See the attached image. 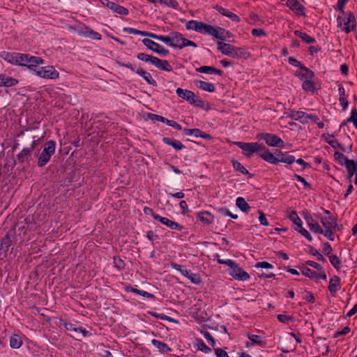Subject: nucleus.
Instances as JSON below:
<instances>
[{
	"instance_id": "55",
	"label": "nucleus",
	"mask_w": 357,
	"mask_h": 357,
	"mask_svg": "<svg viewBox=\"0 0 357 357\" xmlns=\"http://www.w3.org/2000/svg\"><path fill=\"white\" fill-rule=\"evenodd\" d=\"M334 158L336 161L341 165H344L346 161L348 160L347 157H346L343 153L340 152H335L334 153Z\"/></svg>"
},
{
	"instance_id": "18",
	"label": "nucleus",
	"mask_w": 357,
	"mask_h": 357,
	"mask_svg": "<svg viewBox=\"0 0 357 357\" xmlns=\"http://www.w3.org/2000/svg\"><path fill=\"white\" fill-rule=\"evenodd\" d=\"M197 218L198 220L202 223L209 225L214 222V215L209 211H202L197 213Z\"/></svg>"
},
{
	"instance_id": "39",
	"label": "nucleus",
	"mask_w": 357,
	"mask_h": 357,
	"mask_svg": "<svg viewBox=\"0 0 357 357\" xmlns=\"http://www.w3.org/2000/svg\"><path fill=\"white\" fill-rule=\"evenodd\" d=\"M236 206L243 212H248L250 209V205L245 202L243 197H239L236 200Z\"/></svg>"
},
{
	"instance_id": "6",
	"label": "nucleus",
	"mask_w": 357,
	"mask_h": 357,
	"mask_svg": "<svg viewBox=\"0 0 357 357\" xmlns=\"http://www.w3.org/2000/svg\"><path fill=\"white\" fill-rule=\"evenodd\" d=\"M176 93L178 97L186 100L191 105H194L200 108H203L205 105L204 102L192 91L177 88Z\"/></svg>"
},
{
	"instance_id": "59",
	"label": "nucleus",
	"mask_w": 357,
	"mask_h": 357,
	"mask_svg": "<svg viewBox=\"0 0 357 357\" xmlns=\"http://www.w3.org/2000/svg\"><path fill=\"white\" fill-rule=\"evenodd\" d=\"M322 245H323L322 252L326 256L329 257V256H331L333 255V248H332L331 245L329 244V243H324Z\"/></svg>"
},
{
	"instance_id": "8",
	"label": "nucleus",
	"mask_w": 357,
	"mask_h": 357,
	"mask_svg": "<svg viewBox=\"0 0 357 357\" xmlns=\"http://www.w3.org/2000/svg\"><path fill=\"white\" fill-rule=\"evenodd\" d=\"M116 63L119 66L129 68L132 72L136 73L137 75H139V76L143 77V79L150 85H152L153 86H157V82L154 79L152 78L151 75L149 72H146L143 68H137L134 65H132L131 63H125L121 61H117Z\"/></svg>"
},
{
	"instance_id": "35",
	"label": "nucleus",
	"mask_w": 357,
	"mask_h": 357,
	"mask_svg": "<svg viewBox=\"0 0 357 357\" xmlns=\"http://www.w3.org/2000/svg\"><path fill=\"white\" fill-rule=\"evenodd\" d=\"M152 344L158 349L159 351L162 353H167L172 351V349L165 342H160L156 339L151 340Z\"/></svg>"
},
{
	"instance_id": "58",
	"label": "nucleus",
	"mask_w": 357,
	"mask_h": 357,
	"mask_svg": "<svg viewBox=\"0 0 357 357\" xmlns=\"http://www.w3.org/2000/svg\"><path fill=\"white\" fill-rule=\"evenodd\" d=\"M186 278H188L192 283L195 284H199L202 282L199 275L197 273H192L190 271Z\"/></svg>"
},
{
	"instance_id": "44",
	"label": "nucleus",
	"mask_w": 357,
	"mask_h": 357,
	"mask_svg": "<svg viewBox=\"0 0 357 357\" xmlns=\"http://www.w3.org/2000/svg\"><path fill=\"white\" fill-rule=\"evenodd\" d=\"M114 266L118 271H122L125 268L126 264L124 261L118 255H115L113 257Z\"/></svg>"
},
{
	"instance_id": "53",
	"label": "nucleus",
	"mask_w": 357,
	"mask_h": 357,
	"mask_svg": "<svg viewBox=\"0 0 357 357\" xmlns=\"http://www.w3.org/2000/svg\"><path fill=\"white\" fill-rule=\"evenodd\" d=\"M197 344L198 349L203 351L205 354H208L211 351V349L209 347H208L204 343V342L201 339L197 340Z\"/></svg>"
},
{
	"instance_id": "24",
	"label": "nucleus",
	"mask_w": 357,
	"mask_h": 357,
	"mask_svg": "<svg viewBox=\"0 0 357 357\" xmlns=\"http://www.w3.org/2000/svg\"><path fill=\"white\" fill-rule=\"evenodd\" d=\"M44 63V60L39 56H31L28 54V60L26 67L35 72L36 70L35 68H36L38 65L43 64Z\"/></svg>"
},
{
	"instance_id": "54",
	"label": "nucleus",
	"mask_w": 357,
	"mask_h": 357,
	"mask_svg": "<svg viewBox=\"0 0 357 357\" xmlns=\"http://www.w3.org/2000/svg\"><path fill=\"white\" fill-rule=\"evenodd\" d=\"M147 118L153 121V122H155V121H160V122H162V123H165V121L167 120L166 118L162 116H160V115H158V114H153V113H148L147 114Z\"/></svg>"
},
{
	"instance_id": "41",
	"label": "nucleus",
	"mask_w": 357,
	"mask_h": 357,
	"mask_svg": "<svg viewBox=\"0 0 357 357\" xmlns=\"http://www.w3.org/2000/svg\"><path fill=\"white\" fill-rule=\"evenodd\" d=\"M300 269L301 271L302 274H303L305 276L310 278L316 280V278H317V273L314 271L311 270L310 268L306 267L305 266L303 265L300 267Z\"/></svg>"
},
{
	"instance_id": "5",
	"label": "nucleus",
	"mask_w": 357,
	"mask_h": 357,
	"mask_svg": "<svg viewBox=\"0 0 357 357\" xmlns=\"http://www.w3.org/2000/svg\"><path fill=\"white\" fill-rule=\"evenodd\" d=\"M56 142L51 139L44 144V149L38 158V166L39 167H44L50 160L51 157L55 153Z\"/></svg>"
},
{
	"instance_id": "33",
	"label": "nucleus",
	"mask_w": 357,
	"mask_h": 357,
	"mask_svg": "<svg viewBox=\"0 0 357 357\" xmlns=\"http://www.w3.org/2000/svg\"><path fill=\"white\" fill-rule=\"evenodd\" d=\"M344 165L346 166L349 178L351 179L354 175L355 171L357 170V161L348 159Z\"/></svg>"
},
{
	"instance_id": "16",
	"label": "nucleus",
	"mask_w": 357,
	"mask_h": 357,
	"mask_svg": "<svg viewBox=\"0 0 357 357\" xmlns=\"http://www.w3.org/2000/svg\"><path fill=\"white\" fill-rule=\"evenodd\" d=\"M308 114L305 113L303 111H296L294 109H291L289 113V117L294 121H298L302 124L308 123L307 121Z\"/></svg>"
},
{
	"instance_id": "7",
	"label": "nucleus",
	"mask_w": 357,
	"mask_h": 357,
	"mask_svg": "<svg viewBox=\"0 0 357 357\" xmlns=\"http://www.w3.org/2000/svg\"><path fill=\"white\" fill-rule=\"evenodd\" d=\"M256 138L259 140H264L266 144L272 147L283 148L284 141L277 135L268 132H261L257 135Z\"/></svg>"
},
{
	"instance_id": "19",
	"label": "nucleus",
	"mask_w": 357,
	"mask_h": 357,
	"mask_svg": "<svg viewBox=\"0 0 357 357\" xmlns=\"http://www.w3.org/2000/svg\"><path fill=\"white\" fill-rule=\"evenodd\" d=\"M79 33L80 35L84 37H89L93 40H100L102 38L100 33L93 31L92 29L86 26L82 28Z\"/></svg>"
},
{
	"instance_id": "48",
	"label": "nucleus",
	"mask_w": 357,
	"mask_h": 357,
	"mask_svg": "<svg viewBox=\"0 0 357 357\" xmlns=\"http://www.w3.org/2000/svg\"><path fill=\"white\" fill-rule=\"evenodd\" d=\"M308 248H309V253L310 255H312V256L316 257L318 261H320L324 263L326 262V258L321 254H320L315 248H314L312 245H309Z\"/></svg>"
},
{
	"instance_id": "11",
	"label": "nucleus",
	"mask_w": 357,
	"mask_h": 357,
	"mask_svg": "<svg viewBox=\"0 0 357 357\" xmlns=\"http://www.w3.org/2000/svg\"><path fill=\"white\" fill-rule=\"evenodd\" d=\"M142 43L149 50H151L153 52H156L162 56H167L169 53V52L167 49H165L162 45H159L158 43L154 42L153 40H152L149 38H144L142 40Z\"/></svg>"
},
{
	"instance_id": "22",
	"label": "nucleus",
	"mask_w": 357,
	"mask_h": 357,
	"mask_svg": "<svg viewBox=\"0 0 357 357\" xmlns=\"http://www.w3.org/2000/svg\"><path fill=\"white\" fill-rule=\"evenodd\" d=\"M344 30L346 33H349L356 26V18L355 15L353 13L349 12L347 14V20L344 21Z\"/></svg>"
},
{
	"instance_id": "3",
	"label": "nucleus",
	"mask_w": 357,
	"mask_h": 357,
	"mask_svg": "<svg viewBox=\"0 0 357 357\" xmlns=\"http://www.w3.org/2000/svg\"><path fill=\"white\" fill-rule=\"evenodd\" d=\"M219 264H226L231 268L229 275L235 280L239 281H246L250 278V275L241 268L234 260L226 259L219 260Z\"/></svg>"
},
{
	"instance_id": "27",
	"label": "nucleus",
	"mask_w": 357,
	"mask_h": 357,
	"mask_svg": "<svg viewBox=\"0 0 357 357\" xmlns=\"http://www.w3.org/2000/svg\"><path fill=\"white\" fill-rule=\"evenodd\" d=\"M196 71L201 73L216 74L220 76L223 75V71L222 70L218 69L213 66H202L197 68Z\"/></svg>"
},
{
	"instance_id": "34",
	"label": "nucleus",
	"mask_w": 357,
	"mask_h": 357,
	"mask_svg": "<svg viewBox=\"0 0 357 357\" xmlns=\"http://www.w3.org/2000/svg\"><path fill=\"white\" fill-rule=\"evenodd\" d=\"M282 153L286 154V157H287V158L289 157L291 158V160H290V162H284L285 164L291 165L296 162L298 164H299L300 165H301L303 169L310 168L311 167V165L310 163L306 162L302 158H298V159L296 160V158L294 155L289 154V152H283L282 151Z\"/></svg>"
},
{
	"instance_id": "1",
	"label": "nucleus",
	"mask_w": 357,
	"mask_h": 357,
	"mask_svg": "<svg viewBox=\"0 0 357 357\" xmlns=\"http://www.w3.org/2000/svg\"><path fill=\"white\" fill-rule=\"evenodd\" d=\"M234 144L243 151V154L247 158L251 157L254 153H257L259 157L271 165H277L280 162H287L291 160V158L286 157V154H283L281 150L275 149L274 153H271L261 143L236 142Z\"/></svg>"
},
{
	"instance_id": "13",
	"label": "nucleus",
	"mask_w": 357,
	"mask_h": 357,
	"mask_svg": "<svg viewBox=\"0 0 357 357\" xmlns=\"http://www.w3.org/2000/svg\"><path fill=\"white\" fill-rule=\"evenodd\" d=\"M12 241L10 236L7 234L0 241V258L3 259L6 258L8 255L9 249L11 248Z\"/></svg>"
},
{
	"instance_id": "51",
	"label": "nucleus",
	"mask_w": 357,
	"mask_h": 357,
	"mask_svg": "<svg viewBox=\"0 0 357 357\" xmlns=\"http://www.w3.org/2000/svg\"><path fill=\"white\" fill-rule=\"evenodd\" d=\"M320 222L324 228L332 227L333 225V227H337V221L330 220L326 216L322 217Z\"/></svg>"
},
{
	"instance_id": "9",
	"label": "nucleus",
	"mask_w": 357,
	"mask_h": 357,
	"mask_svg": "<svg viewBox=\"0 0 357 357\" xmlns=\"http://www.w3.org/2000/svg\"><path fill=\"white\" fill-rule=\"evenodd\" d=\"M171 35L173 36L174 38L173 44H171L172 47L178 48L181 50L187 46H190L193 47H196L197 46L195 42L185 38L183 36V35L180 32L172 31L171 33Z\"/></svg>"
},
{
	"instance_id": "40",
	"label": "nucleus",
	"mask_w": 357,
	"mask_h": 357,
	"mask_svg": "<svg viewBox=\"0 0 357 357\" xmlns=\"http://www.w3.org/2000/svg\"><path fill=\"white\" fill-rule=\"evenodd\" d=\"M289 219L297 226L296 228H301L303 227V222L301 218L298 217L296 211H291L288 215Z\"/></svg>"
},
{
	"instance_id": "21",
	"label": "nucleus",
	"mask_w": 357,
	"mask_h": 357,
	"mask_svg": "<svg viewBox=\"0 0 357 357\" xmlns=\"http://www.w3.org/2000/svg\"><path fill=\"white\" fill-rule=\"evenodd\" d=\"M328 290L331 294L335 296L336 293L340 289V278L337 275H333L329 282Z\"/></svg>"
},
{
	"instance_id": "56",
	"label": "nucleus",
	"mask_w": 357,
	"mask_h": 357,
	"mask_svg": "<svg viewBox=\"0 0 357 357\" xmlns=\"http://www.w3.org/2000/svg\"><path fill=\"white\" fill-rule=\"evenodd\" d=\"M308 227L310 228V231L313 233L319 234L323 233V229L316 221H314L313 223L309 225Z\"/></svg>"
},
{
	"instance_id": "4",
	"label": "nucleus",
	"mask_w": 357,
	"mask_h": 357,
	"mask_svg": "<svg viewBox=\"0 0 357 357\" xmlns=\"http://www.w3.org/2000/svg\"><path fill=\"white\" fill-rule=\"evenodd\" d=\"M217 49L222 54L231 56L234 59H240L243 57L245 53L244 49L231 45L229 43H223L222 41L218 42Z\"/></svg>"
},
{
	"instance_id": "49",
	"label": "nucleus",
	"mask_w": 357,
	"mask_h": 357,
	"mask_svg": "<svg viewBox=\"0 0 357 357\" xmlns=\"http://www.w3.org/2000/svg\"><path fill=\"white\" fill-rule=\"evenodd\" d=\"M170 266L173 269L179 271L185 277H187L190 271V270L184 269L181 265L174 262H171Z\"/></svg>"
},
{
	"instance_id": "12",
	"label": "nucleus",
	"mask_w": 357,
	"mask_h": 357,
	"mask_svg": "<svg viewBox=\"0 0 357 357\" xmlns=\"http://www.w3.org/2000/svg\"><path fill=\"white\" fill-rule=\"evenodd\" d=\"M286 6L296 15L305 17V8L298 0H287Z\"/></svg>"
},
{
	"instance_id": "36",
	"label": "nucleus",
	"mask_w": 357,
	"mask_h": 357,
	"mask_svg": "<svg viewBox=\"0 0 357 357\" xmlns=\"http://www.w3.org/2000/svg\"><path fill=\"white\" fill-rule=\"evenodd\" d=\"M248 338L252 341L255 344H257L259 347H264L266 345V341L264 340L260 335H254L250 333H247Z\"/></svg>"
},
{
	"instance_id": "62",
	"label": "nucleus",
	"mask_w": 357,
	"mask_h": 357,
	"mask_svg": "<svg viewBox=\"0 0 357 357\" xmlns=\"http://www.w3.org/2000/svg\"><path fill=\"white\" fill-rule=\"evenodd\" d=\"M277 319L279 321L283 324H289L290 321L293 320V317L291 316L286 315V314H278Z\"/></svg>"
},
{
	"instance_id": "31",
	"label": "nucleus",
	"mask_w": 357,
	"mask_h": 357,
	"mask_svg": "<svg viewBox=\"0 0 357 357\" xmlns=\"http://www.w3.org/2000/svg\"><path fill=\"white\" fill-rule=\"evenodd\" d=\"M231 164L233 166V168L237 171L241 172L242 174L246 175L248 178H252L253 176V174H250L248 170L245 169V167L238 160H232Z\"/></svg>"
},
{
	"instance_id": "46",
	"label": "nucleus",
	"mask_w": 357,
	"mask_h": 357,
	"mask_svg": "<svg viewBox=\"0 0 357 357\" xmlns=\"http://www.w3.org/2000/svg\"><path fill=\"white\" fill-rule=\"evenodd\" d=\"M154 39L162 41L167 45H169L170 47H172L171 44H173L174 38L173 36H162V35H157L155 34Z\"/></svg>"
},
{
	"instance_id": "25",
	"label": "nucleus",
	"mask_w": 357,
	"mask_h": 357,
	"mask_svg": "<svg viewBox=\"0 0 357 357\" xmlns=\"http://www.w3.org/2000/svg\"><path fill=\"white\" fill-rule=\"evenodd\" d=\"M18 82L15 78L6 76L5 74H0V86L10 87L15 86Z\"/></svg>"
},
{
	"instance_id": "50",
	"label": "nucleus",
	"mask_w": 357,
	"mask_h": 357,
	"mask_svg": "<svg viewBox=\"0 0 357 357\" xmlns=\"http://www.w3.org/2000/svg\"><path fill=\"white\" fill-rule=\"evenodd\" d=\"M346 122L353 123L354 126L357 128V109L353 108L351 111V115L346 119Z\"/></svg>"
},
{
	"instance_id": "30",
	"label": "nucleus",
	"mask_w": 357,
	"mask_h": 357,
	"mask_svg": "<svg viewBox=\"0 0 357 357\" xmlns=\"http://www.w3.org/2000/svg\"><path fill=\"white\" fill-rule=\"evenodd\" d=\"M17 52L3 51L0 52V57L7 62L16 66Z\"/></svg>"
},
{
	"instance_id": "23",
	"label": "nucleus",
	"mask_w": 357,
	"mask_h": 357,
	"mask_svg": "<svg viewBox=\"0 0 357 357\" xmlns=\"http://www.w3.org/2000/svg\"><path fill=\"white\" fill-rule=\"evenodd\" d=\"M153 65L161 70L170 72L173 70L172 65L168 61L160 59L158 57H155V59H154Z\"/></svg>"
},
{
	"instance_id": "43",
	"label": "nucleus",
	"mask_w": 357,
	"mask_h": 357,
	"mask_svg": "<svg viewBox=\"0 0 357 357\" xmlns=\"http://www.w3.org/2000/svg\"><path fill=\"white\" fill-rule=\"evenodd\" d=\"M302 89L305 91L314 93L315 90V83L312 79L305 80L302 83Z\"/></svg>"
},
{
	"instance_id": "10",
	"label": "nucleus",
	"mask_w": 357,
	"mask_h": 357,
	"mask_svg": "<svg viewBox=\"0 0 357 357\" xmlns=\"http://www.w3.org/2000/svg\"><path fill=\"white\" fill-rule=\"evenodd\" d=\"M35 72L38 76L45 79H56L59 77V73L52 66L41 67Z\"/></svg>"
},
{
	"instance_id": "20",
	"label": "nucleus",
	"mask_w": 357,
	"mask_h": 357,
	"mask_svg": "<svg viewBox=\"0 0 357 357\" xmlns=\"http://www.w3.org/2000/svg\"><path fill=\"white\" fill-rule=\"evenodd\" d=\"M301 71L295 73V76L297 77L300 80L305 81L309 79H313L314 77V73L304 66V69H300Z\"/></svg>"
},
{
	"instance_id": "14",
	"label": "nucleus",
	"mask_w": 357,
	"mask_h": 357,
	"mask_svg": "<svg viewBox=\"0 0 357 357\" xmlns=\"http://www.w3.org/2000/svg\"><path fill=\"white\" fill-rule=\"evenodd\" d=\"M155 220L160 222L161 224L166 225L172 230L181 231L184 229V227L178 224V222L171 220L167 218L162 216H155Z\"/></svg>"
},
{
	"instance_id": "29",
	"label": "nucleus",
	"mask_w": 357,
	"mask_h": 357,
	"mask_svg": "<svg viewBox=\"0 0 357 357\" xmlns=\"http://www.w3.org/2000/svg\"><path fill=\"white\" fill-rule=\"evenodd\" d=\"M32 153V150L30 148H24L20 153L17 155V160L19 163H24L26 162L28 164L29 163V158L31 157Z\"/></svg>"
},
{
	"instance_id": "60",
	"label": "nucleus",
	"mask_w": 357,
	"mask_h": 357,
	"mask_svg": "<svg viewBox=\"0 0 357 357\" xmlns=\"http://www.w3.org/2000/svg\"><path fill=\"white\" fill-rule=\"evenodd\" d=\"M201 333L204 335V337L207 340L209 344H211L212 347H214L215 344V339L207 331L202 330Z\"/></svg>"
},
{
	"instance_id": "63",
	"label": "nucleus",
	"mask_w": 357,
	"mask_h": 357,
	"mask_svg": "<svg viewBox=\"0 0 357 357\" xmlns=\"http://www.w3.org/2000/svg\"><path fill=\"white\" fill-rule=\"evenodd\" d=\"M288 62L289 64L298 67L299 69H304V65L294 57H289Z\"/></svg>"
},
{
	"instance_id": "28",
	"label": "nucleus",
	"mask_w": 357,
	"mask_h": 357,
	"mask_svg": "<svg viewBox=\"0 0 357 357\" xmlns=\"http://www.w3.org/2000/svg\"><path fill=\"white\" fill-rule=\"evenodd\" d=\"M123 31L128 33H130V34L139 35L142 36H148V37H150L153 39L155 36V33L145 31H140V30L132 28V27H124L123 29Z\"/></svg>"
},
{
	"instance_id": "32",
	"label": "nucleus",
	"mask_w": 357,
	"mask_h": 357,
	"mask_svg": "<svg viewBox=\"0 0 357 357\" xmlns=\"http://www.w3.org/2000/svg\"><path fill=\"white\" fill-rule=\"evenodd\" d=\"M294 33L296 36L300 38L306 44H312L316 42L314 38L309 36L305 32H302L300 30H295Z\"/></svg>"
},
{
	"instance_id": "15",
	"label": "nucleus",
	"mask_w": 357,
	"mask_h": 357,
	"mask_svg": "<svg viewBox=\"0 0 357 357\" xmlns=\"http://www.w3.org/2000/svg\"><path fill=\"white\" fill-rule=\"evenodd\" d=\"M183 132L185 135H188V136L192 135L197 138L202 137V138L207 139V140H211L213 138V137L211 135H209L205 132H203L201 129H199V128H192V129L185 128L183 130Z\"/></svg>"
},
{
	"instance_id": "45",
	"label": "nucleus",
	"mask_w": 357,
	"mask_h": 357,
	"mask_svg": "<svg viewBox=\"0 0 357 357\" xmlns=\"http://www.w3.org/2000/svg\"><path fill=\"white\" fill-rule=\"evenodd\" d=\"M156 56L149 55L145 53H138L137 54V58L142 61H144L146 63H150L151 64H153L154 59H155Z\"/></svg>"
},
{
	"instance_id": "64",
	"label": "nucleus",
	"mask_w": 357,
	"mask_h": 357,
	"mask_svg": "<svg viewBox=\"0 0 357 357\" xmlns=\"http://www.w3.org/2000/svg\"><path fill=\"white\" fill-rule=\"evenodd\" d=\"M215 9L219 13H220L221 15H222L224 16L227 17L228 18L229 17V15L232 13V12H231L229 10H228L225 8H223L221 6L217 5L215 7Z\"/></svg>"
},
{
	"instance_id": "38",
	"label": "nucleus",
	"mask_w": 357,
	"mask_h": 357,
	"mask_svg": "<svg viewBox=\"0 0 357 357\" xmlns=\"http://www.w3.org/2000/svg\"><path fill=\"white\" fill-rule=\"evenodd\" d=\"M23 344L21 337L17 334H13L10 337V346L13 349H19Z\"/></svg>"
},
{
	"instance_id": "17",
	"label": "nucleus",
	"mask_w": 357,
	"mask_h": 357,
	"mask_svg": "<svg viewBox=\"0 0 357 357\" xmlns=\"http://www.w3.org/2000/svg\"><path fill=\"white\" fill-rule=\"evenodd\" d=\"M106 6L109 8L110 10H112L113 12L124 16L128 15L129 11L126 8L115 2H112L108 0H106Z\"/></svg>"
},
{
	"instance_id": "57",
	"label": "nucleus",
	"mask_w": 357,
	"mask_h": 357,
	"mask_svg": "<svg viewBox=\"0 0 357 357\" xmlns=\"http://www.w3.org/2000/svg\"><path fill=\"white\" fill-rule=\"evenodd\" d=\"M302 215H303L304 220H305V222H307V226L310 225L312 223H313L315 221L313 219L310 213L307 209H305L304 211H303Z\"/></svg>"
},
{
	"instance_id": "61",
	"label": "nucleus",
	"mask_w": 357,
	"mask_h": 357,
	"mask_svg": "<svg viewBox=\"0 0 357 357\" xmlns=\"http://www.w3.org/2000/svg\"><path fill=\"white\" fill-rule=\"evenodd\" d=\"M295 229L302 236H305L309 241H312L313 238L307 229L303 227H301V228H296Z\"/></svg>"
},
{
	"instance_id": "2",
	"label": "nucleus",
	"mask_w": 357,
	"mask_h": 357,
	"mask_svg": "<svg viewBox=\"0 0 357 357\" xmlns=\"http://www.w3.org/2000/svg\"><path fill=\"white\" fill-rule=\"evenodd\" d=\"M186 29L195 30L199 33L208 34L222 41L225 40L227 36H229L230 32L224 28L214 27L203 22L190 20L185 24Z\"/></svg>"
},
{
	"instance_id": "47",
	"label": "nucleus",
	"mask_w": 357,
	"mask_h": 357,
	"mask_svg": "<svg viewBox=\"0 0 357 357\" xmlns=\"http://www.w3.org/2000/svg\"><path fill=\"white\" fill-rule=\"evenodd\" d=\"M29 54H21L17 52L16 66H26Z\"/></svg>"
},
{
	"instance_id": "52",
	"label": "nucleus",
	"mask_w": 357,
	"mask_h": 357,
	"mask_svg": "<svg viewBox=\"0 0 357 357\" xmlns=\"http://www.w3.org/2000/svg\"><path fill=\"white\" fill-rule=\"evenodd\" d=\"M328 258H329L330 262L333 265V266L335 269L340 270V264H341V261L339 259V257L337 255H333L331 256H329Z\"/></svg>"
},
{
	"instance_id": "37",
	"label": "nucleus",
	"mask_w": 357,
	"mask_h": 357,
	"mask_svg": "<svg viewBox=\"0 0 357 357\" xmlns=\"http://www.w3.org/2000/svg\"><path fill=\"white\" fill-rule=\"evenodd\" d=\"M196 86L201 89L203 91L208 92H214L215 91V87L213 84L204 82V81H197Z\"/></svg>"
},
{
	"instance_id": "42",
	"label": "nucleus",
	"mask_w": 357,
	"mask_h": 357,
	"mask_svg": "<svg viewBox=\"0 0 357 357\" xmlns=\"http://www.w3.org/2000/svg\"><path fill=\"white\" fill-rule=\"evenodd\" d=\"M340 227L337 225V227H328L325 228V230L323 229V233L321 234H324L328 240L330 241H334V234L333 231L339 230Z\"/></svg>"
},
{
	"instance_id": "26",
	"label": "nucleus",
	"mask_w": 357,
	"mask_h": 357,
	"mask_svg": "<svg viewBox=\"0 0 357 357\" xmlns=\"http://www.w3.org/2000/svg\"><path fill=\"white\" fill-rule=\"evenodd\" d=\"M162 141L164 144L172 146L177 151L185 148V146L177 139L165 137L162 139Z\"/></svg>"
}]
</instances>
